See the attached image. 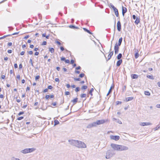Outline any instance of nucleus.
<instances>
[{
  "label": "nucleus",
  "instance_id": "53",
  "mask_svg": "<svg viewBox=\"0 0 160 160\" xmlns=\"http://www.w3.org/2000/svg\"><path fill=\"white\" fill-rule=\"evenodd\" d=\"M25 53V52H24V51H22L20 53V55H23Z\"/></svg>",
  "mask_w": 160,
  "mask_h": 160
},
{
  "label": "nucleus",
  "instance_id": "55",
  "mask_svg": "<svg viewBox=\"0 0 160 160\" xmlns=\"http://www.w3.org/2000/svg\"><path fill=\"white\" fill-rule=\"evenodd\" d=\"M60 49L62 51H63L64 50V48L62 47H61Z\"/></svg>",
  "mask_w": 160,
  "mask_h": 160
},
{
  "label": "nucleus",
  "instance_id": "13",
  "mask_svg": "<svg viewBox=\"0 0 160 160\" xmlns=\"http://www.w3.org/2000/svg\"><path fill=\"white\" fill-rule=\"evenodd\" d=\"M127 12V8L123 7V6L122 7V14L123 16L124 15L125 13Z\"/></svg>",
  "mask_w": 160,
  "mask_h": 160
},
{
  "label": "nucleus",
  "instance_id": "40",
  "mask_svg": "<svg viewBox=\"0 0 160 160\" xmlns=\"http://www.w3.org/2000/svg\"><path fill=\"white\" fill-rule=\"evenodd\" d=\"M112 87H111L110 89H109V90L108 92V93L107 94V96H108V95L111 92V89H112Z\"/></svg>",
  "mask_w": 160,
  "mask_h": 160
},
{
  "label": "nucleus",
  "instance_id": "49",
  "mask_svg": "<svg viewBox=\"0 0 160 160\" xmlns=\"http://www.w3.org/2000/svg\"><path fill=\"white\" fill-rule=\"evenodd\" d=\"M28 53L30 55H32L33 54V52L32 51H29L28 52Z\"/></svg>",
  "mask_w": 160,
  "mask_h": 160
},
{
  "label": "nucleus",
  "instance_id": "35",
  "mask_svg": "<svg viewBox=\"0 0 160 160\" xmlns=\"http://www.w3.org/2000/svg\"><path fill=\"white\" fill-rule=\"evenodd\" d=\"M87 88V86H83L82 87V89H86Z\"/></svg>",
  "mask_w": 160,
  "mask_h": 160
},
{
  "label": "nucleus",
  "instance_id": "51",
  "mask_svg": "<svg viewBox=\"0 0 160 160\" xmlns=\"http://www.w3.org/2000/svg\"><path fill=\"white\" fill-rule=\"evenodd\" d=\"M48 91V88H46L43 91V92H47Z\"/></svg>",
  "mask_w": 160,
  "mask_h": 160
},
{
  "label": "nucleus",
  "instance_id": "33",
  "mask_svg": "<svg viewBox=\"0 0 160 160\" xmlns=\"http://www.w3.org/2000/svg\"><path fill=\"white\" fill-rule=\"evenodd\" d=\"M135 57L136 58H137L139 57V54L137 52L135 54Z\"/></svg>",
  "mask_w": 160,
  "mask_h": 160
},
{
  "label": "nucleus",
  "instance_id": "64",
  "mask_svg": "<svg viewBox=\"0 0 160 160\" xmlns=\"http://www.w3.org/2000/svg\"><path fill=\"white\" fill-rule=\"evenodd\" d=\"M156 107L157 108H160V104H158L156 105Z\"/></svg>",
  "mask_w": 160,
  "mask_h": 160
},
{
  "label": "nucleus",
  "instance_id": "25",
  "mask_svg": "<svg viewBox=\"0 0 160 160\" xmlns=\"http://www.w3.org/2000/svg\"><path fill=\"white\" fill-rule=\"evenodd\" d=\"M122 54L121 53H119L118 55L117 58L118 59L120 60L122 57Z\"/></svg>",
  "mask_w": 160,
  "mask_h": 160
},
{
  "label": "nucleus",
  "instance_id": "37",
  "mask_svg": "<svg viewBox=\"0 0 160 160\" xmlns=\"http://www.w3.org/2000/svg\"><path fill=\"white\" fill-rule=\"evenodd\" d=\"M85 75L84 74V73H81L79 75V77L80 78H82Z\"/></svg>",
  "mask_w": 160,
  "mask_h": 160
},
{
  "label": "nucleus",
  "instance_id": "32",
  "mask_svg": "<svg viewBox=\"0 0 160 160\" xmlns=\"http://www.w3.org/2000/svg\"><path fill=\"white\" fill-rule=\"evenodd\" d=\"M86 96V94H81V97L82 98H85Z\"/></svg>",
  "mask_w": 160,
  "mask_h": 160
},
{
  "label": "nucleus",
  "instance_id": "50",
  "mask_svg": "<svg viewBox=\"0 0 160 160\" xmlns=\"http://www.w3.org/2000/svg\"><path fill=\"white\" fill-rule=\"evenodd\" d=\"M137 17L135 15H132V18H133L134 19H136V18H137Z\"/></svg>",
  "mask_w": 160,
  "mask_h": 160
},
{
  "label": "nucleus",
  "instance_id": "26",
  "mask_svg": "<svg viewBox=\"0 0 160 160\" xmlns=\"http://www.w3.org/2000/svg\"><path fill=\"white\" fill-rule=\"evenodd\" d=\"M144 94L145 95L148 96H150V93L148 91H145L144 92Z\"/></svg>",
  "mask_w": 160,
  "mask_h": 160
},
{
  "label": "nucleus",
  "instance_id": "2",
  "mask_svg": "<svg viewBox=\"0 0 160 160\" xmlns=\"http://www.w3.org/2000/svg\"><path fill=\"white\" fill-rule=\"evenodd\" d=\"M35 150V148H27L22 150L21 151V152L24 154H26L32 152Z\"/></svg>",
  "mask_w": 160,
  "mask_h": 160
},
{
  "label": "nucleus",
  "instance_id": "14",
  "mask_svg": "<svg viewBox=\"0 0 160 160\" xmlns=\"http://www.w3.org/2000/svg\"><path fill=\"white\" fill-rule=\"evenodd\" d=\"M114 11L115 14L117 17H118L119 16V13L118 9L115 8L113 9Z\"/></svg>",
  "mask_w": 160,
  "mask_h": 160
},
{
  "label": "nucleus",
  "instance_id": "39",
  "mask_svg": "<svg viewBox=\"0 0 160 160\" xmlns=\"http://www.w3.org/2000/svg\"><path fill=\"white\" fill-rule=\"evenodd\" d=\"M24 117H18L17 118V120H22L23 118Z\"/></svg>",
  "mask_w": 160,
  "mask_h": 160
},
{
  "label": "nucleus",
  "instance_id": "27",
  "mask_svg": "<svg viewBox=\"0 0 160 160\" xmlns=\"http://www.w3.org/2000/svg\"><path fill=\"white\" fill-rule=\"evenodd\" d=\"M11 36V35H4V36H3L2 37H0V39H3L4 38H6V37H8V36Z\"/></svg>",
  "mask_w": 160,
  "mask_h": 160
},
{
  "label": "nucleus",
  "instance_id": "52",
  "mask_svg": "<svg viewBox=\"0 0 160 160\" xmlns=\"http://www.w3.org/2000/svg\"><path fill=\"white\" fill-rule=\"evenodd\" d=\"M20 76L18 74V75H17V78H18L19 80L20 79Z\"/></svg>",
  "mask_w": 160,
  "mask_h": 160
},
{
  "label": "nucleus",
  "instance_id": "9",
  "mask_svg": "<svg viewBox=\"0 0 160 160\" xmlns=\"http://www.w3.org/2000/svg\"><path fill=\"white\" fill-rule=\"evenodd\" d=\"M96 123L94 122H93L91 123L88 124L87 126V128H91L93 127H96Z\"/></svg>",
  "mask_w": 160,
  "mask_h": 160
},
{
  "label": "nucleus",
  "instance_id": "31",
  "mask_svg": "<svg viewBox=\"0 0 160 160\" xmlns=\"http://www.w3.org/2000/svg\"><path fill=\"white\" fill-rule=\"evenodd\" d=\"M11 160H20L19 159L17 158H15L13 157H12L11 158Z\"/></svg>",
  "mask_w": 160,
  "mask_h": 160
},
{
  "label": "nucleus",
  "instance_id": "48",
  "mask_svg": "<svg viewBox=\"0 0 160 160\" xmlns=\"http://www.w3.org/2000/svg\"><path fill=\"white\" fill-rule=\"evenodd\" d=\"M65 61L66 63H69L70 62V61L68 59L65 60Z\"/></svg>",
  "mask_w": 160,
  "mask_h": 160
},
{
  "label": "nucleus",
  "instance_id": "59",
  "mask_svg": "<svg viewBox=\"0 0 160 160\" xmlns=\"http://www.w3.org/2000/svg\"><path fill=\"white\" fill-rule=\"evenodd\" d=\"M66 86L68 88H69L70 87V85L69 84H67Z\"/></svg>",
  "mask_w": 160,
  "mask_h": 160
},
{
  "label": "nucleus",
  "instance_id": "1",
  "mask_svg": "<svg viewBox=\"0 0 160 160\" xmlns=\"http://www.w3.org/2000/svg\"><path fill=\"white\" fill-rule=\"evenodd\" d=\"M122 40V38H119V39L118 43L116 42L115 44V45L114 47L115 53V54H117L119 50V47L121 45V44Z\"/></svg>",
  "mask_w": 160,
  "mask_h": 160
},
{
  "label": "nucleus",
  "instance_id": "57",
  "mask_svg": "<svg viewBox=\"0 0 160 160\" xmlns=\"http://www.w3.org/2000/svg\"><path fill=\"white\" fill-rule=\"evenodd\" d=\"M29 37V35H27V36H25V37H24V38L26 39L28 38Z\"/></svg>",
  "mask_w": 160,
  "mask_h": 160
},
{
  "label": "nucleus",
  "instance_id": "18",
  "mask_svg": "<svg viewBox=\"0 0 160 160\" xmlns=\"http://www.w3.org/2000/svg\"><path fill=\"white\" fill-rule=\"evenodd\" d=\"M140 19L139 18L137 17L136 20L135 21V23L136 25H138L140 22Z\"/></svg>",
  "mask_w": 160,
  "mask_h": 160
},
{
  "label": "nucleus",
  "instance_id": "61",
  "mask_svg": "<svg viewBox=\"0 0 160 160\" xmlns=\"http://www.w3.org/2000/svg\"><path fill=\"white\" fill-rule=\"evenodd\" d=\"M39 53L38 52H36L34 53V55H35L37 56V55H38Z\"/></svg>",
  "mask_w": 160,
  "mask_h": 160
},
{
  "label": "nucleus",
  "instance_id": "3",
  "mask_svg": "<svg viewBox=\"0 0 160 160\" xmlns=\"http://www.w3.org/2000/svg\"><path fill=\"white\" fill-rule=\"evenodd\" d=\"M114 154V153L112 150H108L107 151L106 153V158L107 159H109L112 157Z\"/></svg>",
  "mask_w": 160,
  "mask_h": 160
},
{
  "label": "nucleus",
  "instance_id": "24",
  "mask_svg": "<svg viewBox=\"0 0 160 160\" xmlns=\"http://www.w3.org/2000/svg\"><path fill=\"white\" fill-rule=\"evenodd\" d=\"M49 51L51 52V53L54 52V50L53 48H49Z\"/></svg>",
  "mask_w": 160,
  "mask_h": 160
},
{
  "label": "nucleus",
  "instance_id": "28",
  "mask_svg": "<svg viewBox=\"0 0 160 160\" xmlns=\"http://www.w3.org/2000/svg\"><path fill=\"white\" fill-rule=\"evenodd\" d=\"M109 7L110 8H112L113 9H114L115 8V7L111 3H110L109 4Z\"/></svg>",
  "mask_w": 160,
  "mask_h": 160
},
{
  "label": "nucleus",
  "instance_id": "36",
  "mask_svg": "<svg viewBox=\"0 0 160 160\" xmlns=\"http://www.w3.org/2000/svg\"><path fill=\"white\" fill-rule=\"evenodd\" d=\"M160 128V126H159V125L157 126L155 128V129L156 130H158Z\"/></svg>",
  "mask_w": 160,
  "mask_h": 160
},
{
  "label": "nucleus",
  "instance_id": "19",
  "mask_svg": "<svg viewBox=\"0 0 160 160\" xmlns=\"http://www.w3.org/2000/svg\"><path fill=\"white\" fill-rule=\"evenodd\" d=\"M133 99V97H128L126 98V100L127 102H128L132 100Z\"/></svg>",
  "mask_w": 160,
  "mask_h": 160
},
{
  "label": "nucleus",
  "instance_id": "42",
  "mask_svg": "<svg viewBox=\"0 0 160 160\" xmlns=\"http://www.w3.org/2000/svg\"><path fill=\"white\" fill-rule=\"evenodd\" d=\"M40 78V76L39 75H38L36 76L35 78V79L36 80H37L39 79Z\"/></svg>",
  "mask_w": 160,
  "mask_h": 160
},
{
  "label": "nucleus",
  "instance_id": "46",
  "mask_svg": "<svg viewBox=\"0 0 160 160\" xmlns=\"http://www.w3.org/2000/svg\"><path fill=\"white\" fill-rule=\"evenodd\" d=\"M70 94V92L68 91L66 92H65V94L66 95H69Z\"/></svg>",
  "mask_w": 160,
  "mask_h": 160
},
{
  "label": "nucleus",
  "instance_id": "17",
  "mask_svg": "<svg viewBox=\"0 0 160 160\" xmlns=\"http://www.w3.org/2000/svg\"><path fill=\"white\" fill-rule=\"evenodd\" d=\"M138 75L136 74H132L131 75V77L132 79H137L138 78Z\"/></svg>",
  "mask_w": 160,
  "mask_h": 160
},
{
  "label": "nucleus",
  "instance_id": "15",
  "mask_svg": "<svg viewBox=\"0 0 160 160\" xmlns=\"http://www.w3.org/2000/svg\"><path fill=\"white\" fill-rule=\"evenodd\" d=\"M113 51L111 52L108 55V58L107 60V61H108V60H109L111 58L112 56V55L113 54Z\"/></svg>",
  "mask_w": 160,
  "mask_h": 160
},
{
  "label": "nucleus",
  "instance_id": "34",
  "mask_svg": "<svg viewBox=\"0 0 160 160\" xmlns=\"http://www.w3.org/2000/svg\"><path fill=\"white\" fill-rule=\"evenodd\" d=\"M29 62V63L31 64L32 66V67L34 66L33 63L32 62V60L31 58L30 59Z\"/></svg>",
  "mask_w": 160,
  "mask_h": 160
},
{
  "label": "nucleus",
  "instance_id": "22",
  "mask_svg": "<svg viewBox=\"0 0 160 160\" xmlns=\"http://www.w3.org/2000/svg\"><path fill=\"white\" fill-rule=\"evenodd\" d=\"M69 27L70 28H72V29H78V28L77 27H76L75 26L73 25H71L69 26Z\"/></svg>",
  "mask_w": 160,
  "mask_h": 160
},
{
  "label": "nucleus",
  "instance_id": "21",
  "mask_svg": "<svg viewBox=\"0 0 160 160\" xmlns=\"http://www.w3.org/2000/svg\"><path fill=\"white\" fill-rule=\"evenodd\" d=\"M83 29L86 32H87L88 33H89L90 34H92V33L89 30H88V29H87L86 28H83Z\"/></svg>",
  "mask_w": 160,
  "mask_h": 160
},
{
  "label": "nucleus",
  "instance_id": "12",
  "mask_svg": "<svg viewBox=\"0 0 160 160\" xmlns=\"http://www.w3.org/2000/svg\"><path fill=\"white\" fill-rule=\"evenodd\" d=\"M152 123L150 122H141L140 123V125L142 126H148L151 125Z\"/></svg>",
  "mask_w": 160,
  "mask_h": 160
},
{
  "label": "nucleus",
  "instance_id": "7",
  "mask_svg": "<svg viewBox=\"0 0 160 160\" xmlns=\"http://www.w3.org/2000/svg\"><path fill=\"white\" fill-rule=\"evenodd\" d=\"M128 149V148L126 146L119 145V151L127 150Z\"/></svg>",
  "mask_w": 160,
  "mask_h": 160
},
{
  "label": "nucleus",
  "instance_id": "62",
  "mask_svg": "<svg viewBox=\"0 0 160 160\" xmlns=\"http://www.w3.org/2000/svg\"><path fill=\"white\" fill-rule=\"evenodd\" d=\"M56 69L58 71H59L60 69V67H56Z\"/></svg>",
  "mask_w": 160,
  "mask_h": 160
},
{
  "label": "nucleus",
  "instance_id": "10",
  "mask_svg": "<svg viewBox=\"0 0 160 160\" xmlns=\"http://www.w3.org/2000/svg\"><path fill=\"white\" fill-rule=\"evenodd\" d=\"M110 138L112 139L117 141L120 138V137L118 136H111Z\"/></svg>",
  "mask_w": 160,
  "mask_h": 160
},
{
  "label": "nucleus",
  "instance_id": "45",
  "mask_svg": "<svg viewBox=\"0 0 160 160\" xmlns=\"http://www.w3.org/2000/svg\"><path fill=\"white\" fill-rule=\"evenodd\" d=\"M74 80L75 81H79L81 79L79 78H74Z\"/></svg>",
  "mask_w": 160,
  "mask_h": 160
},
{
  "label": "nucleus",
  "instance_id": "41",
  "mask_svg": "<svg viewBox=\"0 0 160 160\" xmlns=\"http://www.w3.org/2000/svg\"><path fill=\"white\" fill-rule=\"evenodd\" d=\"M53 87L51 85H49L48 86V89H51Z\"/></svg>",
  "mask_w": 160,
  "mask_h": 160
},
{
  "label": "nucleus",
  "instance_id": "5",
  "mask_svg": "<svg viewBox=\"0 0 160 160\" xmlns=\"http://www.w3.org/2000/svg\"><path fill=\"white\" fill-rule=\"evenodd\" d=\"M68 142L71 145L77 147L78 140L71 139L68 140Z\"/></svg>",
  "mask_w": 160,
  "mask_h": 160
},
{
  "label": "nucleus",
  "instance_id": "58",
  "mask_svg": "<svg viewBox=\"0 0 160 160\" xmlns=\"http://www.w3.org/2000/svg\"><path fill=\"white\" fill-rule=\"evenodd\" d=\"M61 59L62 61H65V58L64 57H62L61 58Z\"/></svg>",
  "mask_w": 160,
  "mask_h": 160
},
{
  "label": "nucleus",
  "instance_id": "47",
  "mask_svg": "<svg viewBox=\"0 0 160 160\" xmlns=\"http://www.w3.org/2000/svg\"><path fill=\"white\" fill-rule=\"evenodd\" d=\"M57 104V102H52V105H53V106H55Z\"/></svg>",
  "mask_w": 160,
  "mask_h": 160
},
{
  "label": "nucleus",
  "instance_id": "16",
  "mask_svg": "<svg viewBox=\"0 0 160 160\" xmlns=\"http://www.w3.org/2000/svg\"><path fill=\"white\" fill-rule=\"evenodd\" d=\"M122 62V59L119 60L117 62V66L119 67Z\"/></svg>",
  "mask_w": 160,
  "mask_h": 160
},
{
  "label": "nucleus",
  "instance_id": "29",
  "mask_svg": "<svg viewBox=\"0 0 160 160\" xmlns=\"http://www.w3.org/2000/svg\"><path fill=\"white\" fill-rule=\"evenodd\" d=\"M94 90V89L93 88H92L91 89L90 91L89 92V93L91 94V96L92 95V92H93Z\"/></svg>",
  "mask_w": 160,
  "mask_h": 160
},
{
  "label": "nucleus",
  "instance_id": "23",
  "mask_svg": "<svg viewBox=\"0 0 160 160\" xmlns=\"http://www.w3.org/2000/svg\"><path fill=\"white\" fill-rule=\"evenodd\" d=\"M54 126H56L59 123V122L57 120H55L54 121Z\"/></svg>",
  "mask_w": 160,
  "mask_h": 160
},
{
  "label": "nucleus",
  "instance_id": "56",
  "mask_svg": "<svg viewBox=\"0 0 160 160\" xmlns=\"http://www.w3.org/2000/svg\"><path fill=\"white\" fill-rule=\"evenodd\" d=\"M14 67L15 68H18V65L17 63H15L14 64Z\"/></svg>",
  "mask_w": 160,
  "mask_h": 160
},
{
  "label": "nucleus",
  "instance_id": "30",
  "mask_svg": "<svg viewBox=\"0 0 160 160\" xmlns=\"http://www.w3.org/2000/svg\"><path fill=\"white\" fill-rule=\"evenodd\" d=\"M147 77L148 78H150V79H154L152 76L148 75L147 76Z\"/></svg>",
  "mask_w": 160,
  "mask_h": 160
},
{
  "label": "nucleus",
  "instance_id": "44",
  "mask_svg": "<svg viewBox=\"0 0 160 160\" xmlns=\"http://www.w3.org/2000/svg\"><path fill=\"white\" fill-rule=\"evenodd\" d=\"M47 42L46 41H43L42 44V45H46L47 44Z\"/></svg>",
  "mask_w": 160,
  "mask_h": 160
},
{
  "label": "nucleus",
  "instance_id": "63",
  "mask_svg": "<svg viewBox=\"0 0 160 160\" xmlns=\"http://www.w3.org/2000/svg\"><path fill=\"white\" fill-rule=\"evenodd\" d=\"M5 78V76L4 75H2L1 76V78L3 79H4Z\"/></svg>",
  "mask_w": 160,
  "mask_h": 160
},
{
  "label": "nucleus",
  "instance_id": "4",
  "mask_svg": "<svg viewBox=\"0 0 160 160\" xmlns=\"http://www.w3.org/2000/svg\"><path fill=\"white\" fill-rule=\"evenodd\" d=\"M77 147L79 148H85L87 147V146L84 142L78 141Z\"/></svg>",
  "mask_w": 160,
  "mask_h": 160
},
{
  "label": "nucleus",
  "instance_id": "60",
  "mask_svg": "<svg viewBox=\"0 0 160 160\" xmlns=\"http://www.w3.org/2000/svg\"><path fill=\"white\" fill-rule=\"evenodd\" d=\"M55 80L56 82H58L59 81V79L58 78H56L55 79Z\"/></svg>",
  "mask_w": 160,
  "mask_h": 160
},
{
  "label": "nucleus",
  "instance_id": "20",
  "mask_svg": "<svg viewBox=\"0 0 160 160\" xmlns=\"http://www.w3.org/2000/svg\"><path fill=\"white\" fill-rule=\"evenodd\" d=\"M78 100V98H74V99H73V100H72V102L73 103V104H74L75 103H76V102H77Z\"/></svg>",
  "mask_w": 160,
  "mask_h": 160
},
{
  "label": "nucleus",
  "instance_id": "6",
  "mask_svg": "<svg viewBox=\"0 0 160 160\" xmlns=\"http://www.w3.org/2000/svg\"><path fill=\"white\" fill-rule=\"evenodd\" d=\"M111 146L114 150L119 151V145L112 143Z\"/></svg>",
  "mask_w": 160,
  "mask_h": 160
},
{
  "label": "nucleus",
  "instance_id": "11",
  "mask_svg": "<svg viewBox=\"0 0 160 160\" xmlns=\"http://www.w3.org/2000/svg\"><path fill=\"white\" fill-rule=\"evenodd\" d=\"M117 27L118 30L120 32L121 29V25L120 21H118L117 23Z\"/></svg>",
  "mask_w": 160,
  "mask_h": 160
},
{
  "label": "nucleus",
  "instance_id": "38",
  "mask_svg": "<svg viewBox=\"0 0 160 160\" xmlns=\"http://www.w3.org/2000/svg\"><path fill=\"white\" fill-rule=\"evenodd\" d=\"M80 88L79 87H77L75 90V91L76 92H77L79 91Z\"/></svg>",
  "mask_w": 160,
  "mask_h": 160
},
{
  "label": "nucleus",
  "instance_id": "54",
  "mask_svg": "<svg viewBox=\"0 0 160 160\" xmlns=\"http://www.w3.org/2000/svg\"><path fill=\"white\" fill-rule=\"evenodd\" d=\"M12 52V51L11 50H9L8 51V52L9 53H11Z\"/></svg>",
  "mask_w": 160,
  "mask_h": 160
},
{
  "label": "nucleus",
  "instance_id": "8",
  "mask_svg": "<svg viewBox=\"0 0 160 160\" xmlns=\"http://www.w3.org/2000/svg\"><path fill=\"white\" fill-rule=\"evenodd\" d=\"M96 123V127L97 125L102 124L105 122V121L104 120H98L96 122H94Z\"/></svg>",
  "mask_w": 160,
  "mask_h": 160
},
{
  "label": "nucleus",
  "instance_id": "43",
  "mask_svg": "<svg viewBox=\"0 0 160 160\" xmlns=\"http://www.w3.org/2000/svg\"><path fill=\"white\" fill-rule=\"evenodd\" d=\"M50 97V95H46L45 97V98L46 99L48 100Z\"/></svg>",
  "mask_w": 160,
  "mask_h": 160
}]
</instances>
